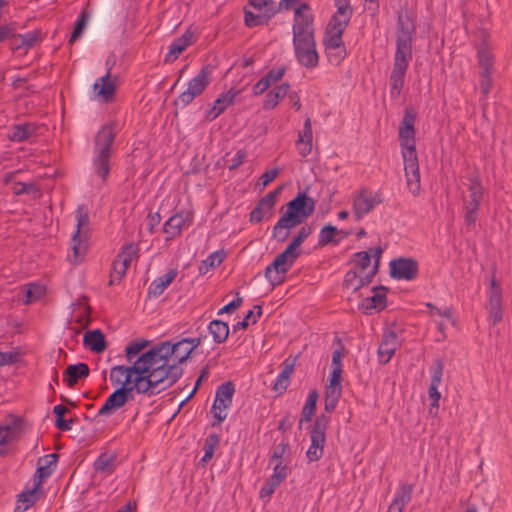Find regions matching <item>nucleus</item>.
<instances>
[{
    "label": "nucleus",
    "mask_w": 512,
    "mask_h": 512,
    "mask_svg": "<svg viewBox=\"0 0 512 512\" xmlns=\"http://www.w3.org/2000/svg\"><path fill=\"white\" fill-rule=\"evenodd\" d=\"M339 233H342L343 237H347L350 234L349 232L339 231L333 225L324 226L319 233L318 245L324 247L331 243L338 244L340 240H336L335 236Z\"/></svg>",
    "instance_id": "obj_40"
},
{
    "label": "nucleus",
    "mask_w": 512,
    "mask_h": 512,
    "mask_svg": "<svg viewBox=\"0 0 512 512\" xmlns=\"http://www.w3.org/2000/svg\"><path fill=\"white\" fill-rule=\"evenodd\" d=\"M391 278L395 280H414L419 273V263L411 257H398L389 262Z\"/></svg>",
    "instance_id": "obj_15"
},
{
    "label": "nucleus",
    "mask_w": 512,
    "mask_h": 512,
    "mask_svg": "<svg viewBox=\"0 0 512 512\" xmlns=\"http://www.w3.org/2000/svg\"><path fill=\"white\" fill-rule=\"evenodd\" d=\"M220 438L217 434L213 433L208 435L204 442V456L201 458V462L207 463L214 455L215 448L219 444Z\"/></svg>",
    "instance_id": "obj_49"
},
{
    "label": "nucleus",
    "mask_w": 512,
    "mask_h": 512,
    "mask_svg": "<svg viewBox=\"0 0 512 512\" xmlns=\"http://www.w3.org/2000/svg\"><path fill=\"white\" fill-rule=\"evenodd\" d=\"M353 257L356 265L362 270L368 268L371 263V255L368 251L357 252L353 255Z\"/></svg>",
    "instance_id": "obj_64"
},
{
    "label": "nucleus",
    "mask_w": 512,
    "mask_h": 512,
    "mask_svg": "<svg viewBox=\"0 0 512 512\" xmlns=\"http://www.w3.org/2000/svg\"><path fill=\"white\" fill-rule=\"evenodd\" d=\"M89 367L86 363L68 365L63 373V381L68 387H74L79 379H84L89 375Z\"/></svg>",
    "instance_id": "obj_27"
},
{
    "label": "nucleus",
    "mask_w": 512,
    "mask_h": 512,
    "mask_svg": "<svg viewBox=\"0 0 512 512\" xmlns=\"http://www.w3.org/2000/svg\"><path fill=\"white\" fill-rule=\"evenodd\" d=\"M138 245L134 243H127L123 246L121 251L118 253L115 260L117 262H120V264L125 267V269H128L131 265V262L137 258L138 255Z\"/></svg>",
    "instance_id": "obj_41"
},
{
    "label": "nucleus",
    "mask_w": 512,
    "mask_h": 512,
    "mask_svg": "<svg viewBox=\"0 0 512 512\" xmlns=\"http://www.w3.org/2000/svg\"><path fill=\"white\" fill-rule=\"evenodd\" d=\"M238 91L230 89L222 93L214 102L210 109L205 113L207 121H213L220 116L229 106L233 105Z\"/></svg>",
    "instance_id": "obj_23"
},
{
    "label": "nucleus",
    "mask_w": 512,
    "mask_h": 512,
    "mask_svg": "<svg viewBox=\"0 0 512 512\" xmlns=\"http://www.w3.org/2000/svg\"><path fill=\"white\" fill-rule=\"evenodd\" d=\"M40 487H36L33 483V488L27 491H23L18 495L14 512H25L28 508L33 506L40 497Z\"/></svg>",
    "instance_id": "obj_34"
},
{
    "label": "nucleus",
    "mask_w": 512,
    "mask_h": 512,
    "mask_svg": "<svg viewBox=\"0 0 512 512\" xmlns=\"http://www.w3.org/2000/svg\"><path fill=\"white\" fill-rule=\"evenodd\" d=\"M317 201L307 195L306 190L298 192L286 204V211L278 219L272 230V236L278 242H284L289 236L290 229L302 224L315 211Z\"/></svg>",
    "instance_id": "obj_5"
},
{
    "label": "nucleus",
    "mask_w": 512,
    "mask_h": 512,
    "mask_svg": "<svg viewBox=\"0 0 512 512\" xmlns=\"http://www.w3.org/2000/svg\"><path fill=\"white\" fill-rule=\"evenodd\" d=\"M196 332L195 336H181L160 342L146 351L161 391L170 388L182 377L183 368L180 365L189 359L206 338V335L199 332V328Z\"/></svg>",
    "instance_id": "obj_1"
},
{
    "label": "nucleus",
    "mask_w": 512,
    "mask_h": 512,
    "mask_svg": "<svg viewBox=\"0 0 512 512\" xmlns=\"http://www.w3.org/2000/svg\"><path fill=\"white\" fill-rule=\"evenodd\" d=\"M93 89L96 95L104 101H110L113 98L116 86L110 80L109 71L106 73V75L100 77L99 81L94 83Z\"/></svg>",
    "instance_id": "obj_36"
},
{
    "label": "nucleus",
    "mask_w": 512,
    "mask_h": 512,
    "mask_svg": "<svg viewBox=\"0 0 512 512\" xmlns=\"http://www.w3.org/2000/svg\"><path fill=\"white\" fill-rule=\"evenodd\" d=\"M330 422V417L325 414L317 416L310 431L311 444L306 451L308 462H315L322 458L324 445L326 443V430Z\"/></svg>",
    "instance_id": "obj_8"
},
{
    "label": "nucleus",
    "mask_w": 512,
    "mask_h": 512,
    "mask_svg": "<svg viewBox=\"0 0 512 512\" xmlns=\"http://www.w3.org/2000/svg\"><path fill=\"white\" fill-rule=\"evenodd\" d=\"M193 213L187 210H181L172 215L165 223L163 231L167 234L166 240H170L181 234L184 228L192 224Z\"/></svg>",
    "instance_id": "obj_19"
},
{
    "label": "nucleus",
    "mask_w": 512,
    "mask_h": 512,
    "mask_svg": "<svg viewBox=\"0 0 512 512\" xmlns=\"http://www.w3.org/2000/svg\"><path fill=\"white\" fill-rule=\"evenodd\" d=\"M318 397H319V394H318L317 390L313 389L309 392L306 402H305V405L302 409V417L299 421L300 426L303 422H309L312 420V417L315 414Z\"/></svg>",
    "instance_id": "obj_43"
},
{
    "label": "nucleus",
    "mask_w": 512,
    "mask_h": 512,
    "mask_svg": "<svg viewBox=\"0 0 512 512\" xmlns=\"http://www.w3.org/2000/svg\"><path fill=\"white\" fill-rule=\"evenodd\" d=\"M295 57L301 66L313 69L319 64L315 37L293 38Z\"/></svg>",
    "instance_id": "obj_12"
},
{
    "label": "nucleus",
    "mask_w": 512,
    "mask_h": 512,
    "mask_svg": "<svg viewBox=\"0 0 512 512\" xmlns=\"http://www.w3.org/2000/svg\"><path fill=\"white\" fill-rule=\"evenodd\" d=\"M223 261V257L219 252L211 253L206 259H204L199 267L198 271L200 275H205L211 269L219 266Z\"/></svg>",
    "instance_id": "obj_48"
},
{
    "label": "nucleus",
    "mask_w": 512,
    "mask_h": 512,
    "mask_svg": "<svg viewBox=\"0 0 512 512\" xmlns=\"http://www.w3.org/2000/svg\"><path fill=\"white\" fill-rule=\"evenodd\" d=\"M127 269L123 267L120 262H117L115 259L112 263V269L110 273L109 285L119 284L122 278L125 276Z\"/></svg>",
    "instance_id": "obj_57"
},
{
    "label": "nucleus",
    "mask_w": 512,
    "mask_h": 512,
    "mask_svg": "<svg viewBox=\"0 0 512 512\" xmlns=\"http://www.w3.org/2000/svg\"><path fill=\"white\" fill-rule=\"evenodd\" d=\"M290 451V445L288 442H281L279 443L273 450V453L269 459L270 463H273L274 461L279 462L282 461L284 456L288 454Z\"/></svg>",
    "instance_id": "obj_59"
},
{
    "label": "nucleus",
    "mask_w": 512,
    "mask_h": 512,
    "mask_svg": "<svg viewBox=\"0 0 512 512\" xmlns=\"http://www.w3.org/2000/svg\"><path fill=\"white\" fill-rule=\"evenodd\" d=\"M116 460L115 455L101 453L94 461L93 467L96 472H112L113 464Z\"/></svg>",
    "instance_id": "obj_46"
},
{
    "label": "nucleus",
    "mask_w": 512,
    "mask_h": 512,
    "mask_svg": "<svg viewBox=\"0 0 512 512\" xmlns=\"http://www.w3.org/2000/svg\"><path fill=\"white\" fill-rule=\"evenodd\" d=\"M308 3H301L294 11L293 38L314 37L313 15Z\"/></svg>",
    "instance_id": "obj_16"
},
{
    "label": "nucleus",
    "mask_w": 512,
    "mask_h": 512,
    "mask_svg": "<svg viewBox=\"0 0 512 512\" xmlns=\"http://www.w3.org/2000/svg\"><path fill=\"white\" fill-rule=\"evenodd\" d=\"M136 389L128 387V384L118 387L108 396L104 404L98 410L97 416H108L123 407L128 401L133 400Z\"/></svg>",
    "instance_id": "obj_17"
},
{
    "label": "nucleus",
    "mask_w": 512,
    "mask_h": 512,
    "mask_svg": "<svg viewBox=\"0 0 512 512\" xmlns=\"http://www.w3.org/2000/svg\"><path fill=\"white\" fill-rule=\"evenodd\" d=\"M76 222L73 240L78 237H86L89 231V215L84 205H79L76 209Z\"/></svg>",
    "instance_id": "obj_38"
},
{
    "label": "nucleus",
    "mask_w": 512,
    "mask_h": 512,
    "mask_svg": "<svg viewBox=\"0 0 512 512\" xmlns=\"http://www.w3.org/2000/svg\"><path fill=\"white\" fill-rule=\"evenodd\" d=\"M378 289L386 290V288L382 286L374 287L372 289L374 294L364 298L360 303V309L365 313H369L373 309L380 311L386 307V294L377 292Z\"/></svg>",
    "instance_id": "obj_31"
},
{
    "label": "nucleus",
    "mask_w": 512,
    "mask_h": 512,
    "mask_svg": "<svg viewBox=\"0 0 512 512\" xmlns=\"http://www.w3.org/2000/svg\"><path fill=\"white\" fill-rule=\"evenodd\" d=\"M416 117L413 108H406L404 117L399 126V140L407 186L414 196L418 195L420 191V171L415 146Z\"/></svg>",
    "instance_id": "obj_4"
},
{
    "label": "nucleus",
    "mask_w": 512,
    "mask_h": 512,
    "mask_svg": "<svg viewBox=\"0 0 512 512\" xmlns=\"http://www.w3.org/2000/svg\"><path fill=\"white\" fill-rule=\"evenodd\" d=\"M285 72H286V67L281 66L276 69L274 68V69L269 70L268 73L262 78L267 79V84L269 86H271L272 84L281 80L282 77L284 76Z\"/></svg>",
    "instance_id": "obj_62"
},
{
    "label": "nucleus",
    "mask_w": 512,
    "mask_h": 512,
    "mask_svg": "<svg viewBox=\"0 0 512 512\" xmlns=\"http://www.w3.org/2000/svg\"><path fill=\"white\" fill-rule=\"evenodd\" d=\"M290 90V84L285 82L281 85L276 86L272 90H270L263 100L262 107L264 110H272L276 108L279 102L287 96Z\"/></svg>",
    "instance_id": "obj_30"
},
{
    "label": "nucleus",
    "mask_w": 512,
    "mask_h": 512,
    "mask_svg": "<svg viewBox=\"0 0 512 512\" xmlns=\"http://www.w3.org/2000/svg\"><path fill=\"white\" fill-rule=\"evenodd\" d=\"M17 30L16 22H9L0 25V43L10 41L11 37L14 36V32Z\"/></svg>",
    "instance_id": "obj_60"
},
{
    "label": "nucleus",
    "mask_w": 512,
    "mask_h": 512,
    "mask_svg": "<svg viewBox=\"0 0 512 512\" xmlns=\"http://www.w3.org/2000/svg\"><path fill=\"white\" fill-rule=\"evenodd\" d=\"M296 260L297 258L285 249L275 257L271 264L266 267L264 275L272 288L285 281L286 273L293 266Z\"/></svg>",
    "instance_id": "obj_9"
},
{
    "label": "nucleus",
    "mask_w": 512,
    "mask_h": 512,
    "mask_svg": "<svg viewBox=\"0 0 512 512\" xmlns=\"http://www.w3.org/2000/svg\"><path fill=\"white\" fill-rule=\"evenodd\" d=\"M336 12L332 15L327 28L345 32L353 15V8L348 0H335Z\"/></svg>",
    "instance_id": "obj_21"
},
{
    "label": "nucleus",
    "mask_w": 512,
    "mask_h": 512,
    "mask_svg": "<svg viewBox=\"0 0 512 512\" xmlns=\"http://www.w3.org/2000/svg\"><path fill=\"white\" fill-rule=\"evenodd\" d=\"M444 364L441 359H436L430 386L439 387L442 381Z\"/></svg>",
    "instance_id": "obj_63"
},
{
    "label": "nucleus",
    "mask_w": 512,
    "mask_h": 512,
    "mask_svg": "<svg viewBox=\"0 0 512 512\" xmlns=\"http://www.w3.org/2000/svg\"><path fill=\"white\" fill-rule=\"evenodd\" d=\"M312 126L310 118H306L303 124V128L298 133V140L296 145L298 152L302 157H306L312 151Z\"/></svg>",
    "instance_id": "obj_28"
},
{
    "label": "nucleus",
    "mask_w": 512,
    "mask_h": 512,
    "mask_svg": "<svg viewBox=\"0 0 512 512\" xmlns=\"http://www.w3.org/2000/svg\"><path fill=\"white\" fill-rule=\"evenodd\" d=\"M40 35L41 32L39 30L30 31L25 34H19L15 31L14 36L11 37L8 43L9 49L13 53L25 55L40 41Z\"/></svg>",
    "instance_id": "obj_20"
},
{
    "label": "nucleus",
    "mask_w": 512,
    "mask_h": 512,
    "mask_svg": "<svg viewBox=\"0 0 512 512\" xmlns=\"http://www.w3.org/2000/svg\"><path fill=\"white\" fill-rule=\"evenodd\" d=\"M45 292V287L41 284H28L25 289V299L23 300V303L28 305L30 303L36 302L41 299L42 296H44Z\"/></svg>",
    "instance_id": "obj_47"
},
{
    "label": "nucleus",
    "mask_w": 512,
    "mask_h": 512,
    "mask_svg": "<svg viewBox=\"0 0 512 512\" xmlns=\"http://www.w3.org/2000/svg\"><path fill=\"white\" fill-rule=\"evenodd\" d=\"M343 286L353 292L360 290L362 288L360 275L355 270H349L344 276Z\"/></svg>",
    "instance_id": "obj_52"
},
{
    "label": "nucleus",
    "mask_w": 512,
    "mask_h": 512,
    "mask_svg": "<svg viewBox=\"0 0 512 512\" xmlns=\"http://www.w3.org/2000/svg\"><path fill=\"white\" fill-rule=\"evenodd\" d=\"M295 362H296L295 358L294 359L286 358L283 361V363L281 365L282 370H281L280 374L277 376L275 383L273 385V390L278 395L283 394L287 390L289 383H290L291 376L294 372Z\"/></svg>",
    "instance_id": "obj_25"
},
{
    "label": "nucleus",
    "mask_w": 512,
    "mask_h": 512,
    "mask_svg": "<svg viewBox=\"0 0 512 512\" xmlns=\"http://www.w3.org/2000/svg\"><path fill=\"white\" fill-rule=\"evenodd\" d=\"M488 319L492 325L498 324L503 318L502 295L498 292L488 293Z\"/></svg>",
    "instance_id": "obj_33"
},
{
    "label": "nucleus",
    "mask_w": 512,
    "mask_h": 512,
    "mask_svg": "<svg viewBox=\"0 0 512 512\" xmlns=\"http://www.w3.org/2000/svg\"><path fill=\"white\" fill-rule=\"evenodd\" d=\"M235 386L233 382L227 381L219 385L216 389L215 399L211 407V413L216 419L212 425H220L226 418V410L232 405Z\"/></svg>",
    "instance_id": "obj_11"
},
{
    "label": "nucleus",
    "mask_w": 512,
    "mask_h": 512,
    "mask_svg": "<svg viewBox=\"0 0 512 512\" xmlns=\"http://www.w3.org/2000/svg\"><path fill=\"white\" fill-rule=\"evenodd\" d=\"M276 13L277 10H270L269 14L259 11H257V13H253L251 11L246 10L244 13L245 25L250 28L260 25H266Z\"/></svg>",
    "instance_id": "obj_39"
},
{
    "label": "nucleus",
    "mask_w": 512,
    "mask_h": 512,
    "mask_svg": "<svg viewBox=\"0 0 512 512\" xmlns=\"http://www.w3.org/2000/svg\"><path fill=\"white\" fill-rule=\"evenodd\" d=\"M116 137L115 125L107 123L97 132L94 141V157L92 160L93 169L103 182L110 173V159L112 155V144Z\"/></svg>",
    "instance_id": "obj_6"
},
{
    "label": "nucleus",
    "mask_w": 512,
    "mask_h": 512,
    "mask_svg": "<svg viewBox=\"0 0 512 512\" xmlns=\"http://www.w3.org/2000/svg\"><path fill=\"white\" fill-rule=\"evenodd\" d=\"M397 335L394 331H387L383 334L382 341L378 347L379 362L387 364L397 349Z\"/></svg>",
    "instance_id": "obj_24"
},
{
    "label": "nucleus",
    "mask_w": 512,
    "mask_h": 512,
    "mask_svg": "<svg viewBox=\"0 0 512 512\" xmlns=\"http://www.w3.org/2000/svg\"><path fill=\"white\" fill-rule=\"evenodd\" d=\"M383 202L382 193L368 192L367 189H361L353 198L352 211L357 221L372 212L376 206Z\"/></svg>",
    "instance_id": "obj_13"
},
{
    "label": "nucleus",
    "mask_w": 512,
    "mask_h": 512,
    "mask_svg": "<svg viewBox=\"0 0 512 512\" xmlns=\"http://www.w3.org/2000/svg\"><path fill=\"white\" fill-rule=\"evenodd\" d=\"M478 64L481 69L480 72H491V68L493 66V56L492 54L485 48H481L478 50Z\"/></svg>",
    "instance_id": "obj_53"
},
{
    "label": "nucleus",
    "mask_w": 512,
    "mask_h": 512,
    "mask_svg": "<svg viewBox=\"0 0 512 512\" xmlns=\"http://www.w3.org/2000/svg\"><path fill=\"white\" fill-rule=\"evenodd\" d=\"M23 419L10 416L4 424H0V457L10 452V445L16 441L22 432Z\"/></svg>",
    "instance_id": "obj_14"
},
{
    "label": "nucleus",
    "mask_w": 512,
    "mask_h": 512,
    "mask_svg": "<svg viewBox=\"0 0 512 512\" xmlns=\"http://www.w3.org/2000/svg\"><path fill=\"white\" fill-rule=\"evenodd\" d=\"M312 231L313 229L311 226H302L297 236H295L292 242L286 247V250L294 255V257L298 258L301 253L300 245L311 235Z\"/></svg>",
    "instance_id": "obj_42"
},
{
    "label": "nucleus",
    "mask_w": 512,
    "mask_h": 512,
    "mask_svg": "<svg viewBox=\"0 0 512 512\" xmlns=\"http://www.w3.org/2000/svg\"><path fill=\"white\" fill-rule=\"evenodd\" d=\"M344 32L333 30L330 28H326L323 44L325 50H338L340 54L336 57V60H339L341 57L346 56V47L344 41L342 39V35Z\"/></svg>",
    "instance_id": "obj_26"
},
{
    "label": "nucleus",
    "mask_w": 512,
    "mask_h": 512,
    "mask_svg": "<svg viewBox=\"0 0 512 512\" xmlns=\"http://www.w3.org/2000/svg\"><path fill=\"white\" fill-rule=\"evenodd\" d=\"M416 33L413 17L406 11H400L396 24V50L393 68L390 74V97L397 99L404 87L405 76L412 60V44Z\"/></svg>",
    "instance_id": "obj_2"
},
{
    "label": "nucleus",
    "mask_w": 512,
    "mask_h": 512,
    "mask_svg": "<svg viewBox=\"0 0 512 512\" xmlns=\"http://www.w3.org/2000/svg\"><path fill=\"white\" fill-rule=\"evenodd\" d=\"M210 73L209 66L202 67L198 74L188 82L187 89L178 96L175 104L185 107L197 96H200L210 84Z\"/></svg>",
    "instance_id": "obj_10"
},
{
    "label": "nucleus",
    "mask_w": 512,
    "mask_h": 512,
    "mask_svg": "<svg viewBox=\"0 0 512 512\" xmlns=\"http://www.w3.org/2000/svg\"><path fill=\"white\" fill-rule=\"evenodd\" d=\"M12 191L15 195L19 196L24 194L38 193L39 188L34 182H14Z\"/></svg>",
    "instance_id": "obj_55"
},
{
    "label": "nucleus",
    "mask_w": 512,
    "mask_h": 512,
    "mask_svg": "<svg viewBox=\"0 0 512 512\" xmlns=\"http://www.w3.org/2000/svg\"><path fill=\"white\" fill-rule=\"evenodd\" d=\"M468 181L469 195L463 199L464 220L468 226H472L478 218V209L483 198L484 189L477 173H471L468 176Z\"/></svg>",
    "instance_id": "obj_7"
},
{
    "label": "nucleus",
    "mask_w": 512,
    "mask_h": 512,
    "mask_svg": "<svg viewBox=\"0 0 512 512\" xmlns=\"http://www.w3.org/2000/svg\"><path fill=\"white\" fill-rule=\"evenodd\" d=\"M186 48L187 45L185 44V41L181 40L179 37L174 39L169 46V51L165 56V61L170 62L176 60Z\"/></svg>",
    "instance_id": "obj_51"
},
{
    "label": "nucleus",
    "mask_w": 512,
    "mask_h": 512,
    "mask_svg": "<svg viewBox=\"0 0 512 512\" xmlns=\"http://www.w3.org/2000/svg\"><path fill=\"white\" fill-rule=\"evenodd\" d=\"M176 276L177 271L172 269L153 280L148 287V296L154 298L160 296Z\"/></svg>",
    "instance_id": "obj_32"
},
{
    "label": "nucleus",
    "mask_w": 512,
    "mask_h": 512,
    "mask_svg": "<svg viewBox=\"0 0 512 512\" xmlns=\"http://www.w3.org/2000/svg\"><path fill=\"white\" fill-rule=\"evenodd\" d=\"M413 493V484L402 483L397 490L395 497L392 501L393 504H396L398 508H401L403 511L404 507L407 503L410 502Z\"/></svg>",
    "instance_id": "obj_45"
},
{
    "label": "nucleus",
    "mask_w": 512,
    "mask_h": 512,
    "mask_svg": "<svg viewBox=\"0 0 512 512\" xmlns=\"http://www.w3.org/2000/svg\"><path fill=\"white\" fill-rule=\"evenodd\" d=\"M281 191L282 186H279L277 189L267 193L258 201L257 205L250 213L251 223H260L263 219L270 218L272 216L276 200Z\"/></svg>",
    "instance_id": "obj_18"
},
{
    "label": "nucleus",
    "mask_w": 512,
    "mask_h": 512,
    "mask_svg": "<svg viewBox=\"0 0 512 512\" xmlns=\"http://www.w3.org/2000/svg\"><path fill=\"white\" fill-rule=\"evenodd\" d=\"M279 485L280 483L269 477V479L263 484V486L260 489V498L269 499Z\"/></svg>",
    "instance_id": "obj_61"
},
{
    "label": "nucleus",
    "mask_w": 512,
    "mask_h": 512,
    "mask_svg": "<svg viewBox=\"0 0 512 512\" xmlns=\"http://www.w3.org/2000/svg\"><path fill=\"white\" fill-rule=\"evenodd\" d=\"M249 4L257 11L269 14L270 10H277L273 0H249Z\"/></svg>",
    "instance_id": "obj_58"
},
{
    "label": "nucleus",
    "mask_w": 512,
    "mask_h": 512,
    "mask_svg": "<svg viewBox=\"0 0 512 512\" xmlns=\"http://www.w3.org/2000/svg\"><path fill=\"white\" fill-rule=\"evenodd\" d=\"M83 343L95 353H101L106 349L105 336L100 329L87 331L84 334Z\"/></svg>",
    "instance_id": "obj_35"
},
{
    "label": "nucleus",
    "mask_w": 512,
    "mask_h": 512,
    "mask_svg": "<svg viewBox=\"0 0 512 512\" xmlns=\"http://www.w3.org/2000/svg\"><path fill=\"white\" fill-rule=\"evenodd\" d=\"M109 378L114 385L128 384V387L136 389L138 394L154 396L162 392L146 352L142 353L130 366L112 367Z\"/></svg>",
    "instance_id": "obj_3"
},
{
    "label": "nucleus",
    "mask_w": 512,
    "mask_h": 512,
    "mask_svg": "<svg viewBox=\"0 0 512 512\" xmlns=\"http://www.w3.org/2000/svg\"><path fill=\"white\" fill-rule=\"evenodd\" d=\"M290 473L291 468L287 464H283L282 461H279L276 462L270 477L281 484Z\"/></svg>",
    "instance_id": "obj_56"
},
{
    "label": "nucleus",
    "mask_w": 512,
    "mask_h": 512,
    "mask_svg": "<svg viewBox=\"0 0 512 512\" xmlns=\"http://www.w3.org/2000/svg\"><path fill=\"white\" fill-rule=\"evenodd\" d=\"M89 16L85 11L81 12L79 18L77 19L73 32L70 36L69 43L75 42L78 38L82 36V33L87 25Z\"/></svg>",
    "instance_id": "obj_54"
},
{
    "label": "nucleus",
    "mask_w": 512,
    "mask_h": 512,
    "mask_svg": "<svg viewBox=\"0 0 512 512\" xmlns=\"http://www.w3.org/2000/svg\"><path fill=\"white\" fill-rule=\"evenodd\" d=\"M71 243H72V246H71L72 254L68 255V259L72 264L76 265V264H79L83 260L85 254L87 252L88 245L85 240L81 239V237H78L75 240H73V237H72Z\"/></svg>",
    "instance_id": "obj_44"
},
{
    "label": "nucleus",
    "mask_w": 512,
    "mask_h": 512,
    "mask_svg": "<svg viewBox=\"0 0 512 512\" xmlns=\"http://www.w3.org/2000/svg\"><path fill=\"white\" fill-rule=\"evenodd\" d=\"M207 329L212 335L213 341L217 344L224 343L229 336V325L222 320H212Z\"/></svg>",
    "instance_id": "obj_37"
},
{
    "label": "nucleus",
    "mask_w": 512,
    "mask_h": 512,
    "mask_svg": "<svg viewBox=\"0 0 512 512\" xmlns=\"http://www.w3.org/2000/svg\"><path fill=\"white\" fill-rule=\"evenodd\" d=\"M58 455L55 453L40 457L37 461V469L33 477L36 487H41L43 481L51 476L57 466Z\"/></svg>",
    "instance_id": "obj_22"
},
{
    "label": "nucleus",
    "mask_w": 512,
    "mask_h": 512,
    "mask_svg": "<svg viewBox=\"0 0 512 512\" xmlns=\"http://www.w3.org/2000/svg\"><path fill=\"white\" fill-rule=\"evenodd\" d=\"M36 130L37 126L31 122L15 124L10 128L7 138L12 142H24L35 135Z\"/></svg>",
    "instance_id": "obj_29"
},
{
    "label": "nucleus",
    "mask_w": 512,
    "mask_h": 512,
    "mask_svg": "<svg viewBox=\"0 0 512 512\" xmlns=\"http://www.w3.org/2000/svg\"><path fill=\"white\" fill-rule=\"evenodd\" d=\"M148 344L149 341L144 339L131 341L125 348V354L128 362L133 363V358L148 346Z\"/></svg>",
    "instance_id": "obj_50"
}]
</instances>
